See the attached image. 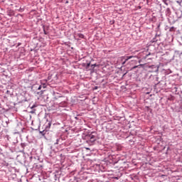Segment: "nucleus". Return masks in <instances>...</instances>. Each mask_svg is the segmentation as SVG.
Returning a JSON list of instances; mask_svg holds the SVG:
<instances>
[{
  "label": "nucleus",
  "instance_id": "1",
  "mask_svg": "<svg viewBox=\"0 0 182 182\" xmlns=\"http://www.w3.org/2000/svg\"><path fill=\"white\" fill-rule=\"evenodd\" d=\"M85 139L86 140V143L90 146H93L95 144V141L97 140V135L96 132H91L90 134H87L85 136Z\"/></svg>",
  "mask_w": 182,
  "mask_h": 182
},
{
  "label": "nucleus",
  "instance_id": "2",
  "mask_svg": "<svg viewBox=\"0 0 182 182\" xmlns=\"http://www.w3.org/2000/svg\"><path fill=\"white\" fill-rule=\"evenodd\" d=\"M138 62L137 60H128L127 64V68L129 70H134V69H140L141 66H143L142 64L137 65Z\"/></svg>",
  "mask_w": 182,
  "mask_h": 182
},
{
  "label": "nucleus",
  "instance_id": "3",
  "mask_svg": "<svg viewBox=\"0 0 182 182\" xmlns=\"http://www.w3.org/2000/svg\"><path fill=\"white\" fill-rule=\"evenodd\" d=\"M134 58V55H124L119 58V62L122 66L125 68L127 67V62L130 60V59H133Z\"/></svg>",
  "mask_w": 182,
  "mask_h": 182
},
{
  "label": "nucleus",
  "instance_id": "4",
  "mask_svg": "<svg viewBox=\"0 0 182 182\" xmlns=\"http://www.w3.org/2000/svg\"><path fill=\"white\" fill-rule=\"evenodd\" d=\"M16 159L20 163H23L24 164H26V154L23 152H21V154L17 155Z\"/></svg>",
  "mask_w": 182,
  "mask_h": 182
},
{
  "label": "nucleus",
  "instance_id": "5",
  "mask_svg": "<svg viewBox=\"0 0 182 182\" xmlns=\"http://www.w3.org/2000/svg\"><path fill=\"white\" fill-rule=\"evenodd\" d=\"M147 68L148 69H149V72H150L151 73H153L154 72H159L158 65H148Z\"/></svg>",
  "mask_w": 182,
  "mask_h": 182
},
{
  "label": "nucleus",
  "instance_id": "6",
  "mask_svg": "<svg viewBox=\"0 0 182 182\" xmlns=\"http://www.w3.org/2000/svg\"><path fill=\"white\" fill-rule=\"evenodd\" d=\"M16 144H18V139L16 138L14 141H10V144H7V146L11 147L12 149H15Z\"/></svg>",
  "mask_w": 182,
  "mask_h": 182
},
{
  "label": "nucleus",
  "instance_id": "7",
  "mask_svg": "<svg viewBox=\"0 0 182 182\" xmlns=\"http://www.w3.org/2000/svg\"><path fill=\"white\" fill-rule=\"evenodd\" d=\"M26 146H28V144L25 142L21 143L20 144V149H19L20 153H23V151H25V147H26Z\"/></svg>",
  "mask_w": 182,
  "mask_h": 182
},
{
  "label": "nucleus",
  "instance_id": "8",
  "mask_svg": "<svg viewBox=\"0 0 182 182\" xmlns=\"http://www.w3.org/2000/svg\"><path fill=\"white\" fill-rule=\"evenodd\" d=\"M76 36H77L79 38H75L76 41H80V39H85V35L82 34V33H77L75 34Z\"/></svg>",
  "mask_w": 182,
  "mask_h": 182
},
{
  "label": "nucleus",
  "instance_id": "9",
  "mask_svg": "<svg viewBox=\"0 0 182 182\" xmlns=\"http://www.w3.org/2000/svg\"><path fill=\"white\" fill-rule=\"evenodd\" d=\"M44 92H45V90H42L39 91V92L35 91V92H34V94H35L36 96H42V95H43Z\"/></svg>",
  "mask_w": 182,
  "mask_h": 182
},
{
  "label": "nucleus",
  "instance_id": "10",
  "mask_svg": "<svg viewBox=\"0 0 182 182\" xmlns=\"http://www.w3.org/2000/svg\"><path fill=\"white\" fill-rule=\"evenodd\" d=\"M50 126H52V122H48L47 125L46 126V130H49L50 129Z\"/></svg>",
  "mask_w": 182,
  "mask_h": 182
},
{
  "label": "nucleus",
  "instance_id": "11",
  "mask_svg": "<svg viewBox=\"0 0 182 182\" xmlns=\"http://www.w3.org/2000/svg\"><path fill=\"white\" fill-rule=\"evenodd\" d=\"M157 36H156L151 41V43H156V42H157Z\"/></svg>",
  "mask_w": 182,
  "mask_h": 182
},
{
  "label": "nucleus",
  "instance_id": "12",
  "mask_svg": "<svg viewBox=\"0 0 182 182\" xmlns=\"http://www.w3.org/2000/svg\"><path fill=\"white\" fill-rule=\"evenodd\" d=\"M171 10H170V8H167L166 9V15H170V14H171Z\"/></svg>",
  "mask_w": 182,
  "mask_h": 182
},
{
  "label": "nucleus",
  "instance_id": "13",
  "mask_svg": "<svg viewBox=\"0 0 182 182\" xmlns=\"http://www.w3.org/2000/svg\"><path fill=\"white\" fill-rule=\"evenodd\" d=\"M176 31V28L174 26H172L169 28V32H174Z\"/></svg>",
  "mask_w": 182,
  "mask_h": 182
},
{
  "label": "nucleus",
  "instance_id": "14",
  "mask_svg": "<svg viewBox=\"0 0 182 182\" xmlns=\"http://www.w3.org/2000/svg\"><path fill=\"white\" fill-rule=\"evenodd\" d=\"M176 3H178L180 5V6H181V5H182V0H176Z\"/></svg>",
  "mask_w": 182,
  "mask_h": 182
},
{
  "label": "nucleus",
  "instance_id": "15",
  "mask_svg": "<svg viewBox=\"0 0 182 182\" xmlns=\"http://www.w3.org/2000/svg\"><path fill=\"white\" fill-rule=\"evenodd\" d=\"M41 85H42L43 89H46V83L43 82Z\"/></svg>",
  "mask_w": 182,
  "mask_h": 182
},
{
  "label": "nucleus",
  "instance_id": "16",
  "mask_svg": "<svg viewBox=\"0 0 182 182\" xmlns=\"http://www.w3.org/2000/svg\"><path fill=\"white\" fill-rule=\"evenodd\" d=\"M163 2L165 5H168V0H163Z\"/></svg>",
  "mask_w": 182,
  "mask_h": 182
},
{
  "label": "nucleus",
  "instance_id": "17",
  "mask_svg": "<svg viewBox=\"0 0 182 182\" xmlns=\"http://www.w3.org/2000/svg\"><path fill=\"white\" fill-rule=\"evenodd\" d=\"M97 66V64H92L91 65L92 69H95Z\"/></svg>",
  "mask_w": 182,
  "mask_h": 182
},
{
  "label": "nucleus",
  "instance_id": "18",
  "mask_svg": "<svg viewBox=\"0 0 182 182\" xmlns=\"http://www.w3.org/2000/svg\"><path fill=\"white\" fill-rule=\"evenodd\" d=\"M36 168H42V165L41 164H38L36 166Z\"/></svg>",
  "mask_w": 182,
  "mask_h": 182
},
{
  "label": "nucleus",
  "instance_id": "19",
  "mask_svg": "<svg viewBox=\"0 0 182 182\" xmlns=\"http://www.w3.org/2000/svg\"><path fill=\"white\" fill-rule=\"evenodd\" d=\"M40 134H41L42 136H45V130L40 131Z\"/></svg>",
  "mask_w": 182,
  "mask_h": 182
},
{
  "label": "nucleus",
  "instance_id": "20",
  "mask_svg": "<svg viewBox=\"0 0 182 182\" xmlns=\"http://www.w3.org/2000/svg\"><path fill=\"white\" fill-rule=\"evenodd\" d=\"M59 140H60V139H57L54 144H59Z\"/></svg>",
  "mask_w": 182,
  "mask_h": 182
},
{
  "label": "nucleus",
  "instance_id": "21",
  "mask_svg": "<svg viewBox=\"0 0 182 182\" xmlns=\"http://www.w3.org/2000/svg\"><path fill=\"white\" fill-rule=\"evenodd\" d=\"M151 0H146L147 5H151Z\"/></svg>",
  "mask_w": 182,
  "mask_h": 182
},
{
  "label": "nucleus",
  "instance_id": "22",
  "mask_svg": "<svg viewBox=\"0 0 182 182\" xmlns=\"http://www.w3.org/2000/svg\"><path fill=\"white\" fill-rule=\"evenodd\" d=\"M43 28L44 34L48 35V33H46V31L45 30V26H43Z\"/></svg>",
  "mask_w": 182,
  "mask_h": 182
},
{
  "label": "nucleus",
  "instance_id": "23",
  "mask_svg": "<svg viewBox=\"0 0 182 182\" xmlns=\"http://www.w3.org/2000/svg\"><path fill=\"white\" fill-rule=\"evenodd\" d=\"M42 85H39L38 87H37V90H41Z\"/></svg>",
  "mask_w": 182,
  "mask_h": 182
},
{
  "label": "nucleus",
  "instance_id": "24",
  "mask_svg": "<svg viewBox=\"0 0 182 182\" xmlns=\"http://www.w3.org/2000/svg\"><path fill=\"white\" fill-rule=\"evenodd\" d=\"M35 107H36V105H33L31 107V109H35Z\"/></svg>",
  "mask_w": 182,
  "mask_h": 182
},
{
  "label": "nucleus",
  "instance_id": "25",
  "mask_svg": "<svg viewBox=\"0 0 182 182\" xmlns=\"http://www.w3.org/2000/svg\"><path fill=\"white\" fill-rule=\"evenodd\" d=\"M87 68H90V63H87Z\"/></svg>",
  "mask_w": 182,
  "mask_h": 182
},
{
  "label": "nucleus",
  "instance_id": "26",
  "mask_svg": "<svg viewBox=\"0 0 182 182\" xmlns=\"http://www.w3.org/2000/svg\"><path fill=\"white\" fill-rule=\"evenodd\" d=\"M6 93H7V95H11V91L7 90V91H6Z\"/></svg>",
  "mask_w": 182,
  "mask_h": 182
},
{
  "label": "nucleus",
  "instance_id": "27",
  "mask_svg": "<svg viewBox=\"0 0 182 182\" xmlns=\"http://www.w3.org/2000/svg\"><path fill=\"white\" fill-rule=\"evenodd\" d=\"M21 45H22L21 43H18V46H21Z\"/></svg>",
  "mask_w": 182,
  "mask_h": 182
},
{
  "label": "nucleus",
  "instance_id": "28",
  "mask_svg": "<svg viewBox=\"0 0 182 182\" xmlns=\"http://www.w3.org/2000/svg\"><path fill=\"white\" fill-rule=\"evenodd\" d=\"M57 97H63V96H62L61 95H60L58 96Z\"/></svg>",
  "mask_w": 182,
  "mask_h": 182
},
{
  "label": "nucleus",
  "instance_id": "29",
  "mask_svg": "<svg viewBox=\"0 0 182 182\" xmlns=\"http://www.w3.org/2000/svg\"><path fill=\"white\" fill-rule=\"evenodd\" d=\"M9 139H11V138L9 137V136H7V139L9 140Z\"/></svg>",
  "mask_w": 182,
  "mask_h": 182
},
{
  "label": "nucleus",
  "instance_id": "30",
  "mask_svg": "<svg viewBox=\"0 0 182 182\" xmlns=\"http://www.w3.org/2000/svg\"><path fill=\"white\" fill-rule=\"evenodd\" d=\"M116 180H119V177H115Z\"/></svg>",
  "mask_w": 182,
  "mask_h": 182
},
{
  "label": "nucleus",
  "instance_id": "31",
  "mask_svg": "<svg viewBox=\"0 0 182 182\" xmlns=\"http://www.w3.org/2000/svg\"><path fill=\"white\" fill-rule=\"evenodd\" d=\"M97 87H95V90H97Z\"/></svg>",
  "mask_w": 182,
  "mask_h": 182
},
{
  "label": "nucleus",
  "instance_id": "32",
  "mask_svg": "<svg viewBox=\"0 0 182 182\" xmlns=\"http://www.w3.org/2000/svg\"><path fill=\"white\" fill-rule=\"evenodd\" d=\"M139 9H141V6H139Z\"/></svg>",
  "mask_w": 182,
  "mask_h": 182
},
{
  "label": "nucleus",
  "instance_id": "33",
  "mask_svg": "<svg viewBox=\"0 0 182 182\" xmlns=\"http://www.w3.org/2000/svg\"><path fill=\"white\" fill-rule=\"evenodd\" d=\"M31 113H35V110L34 111H31Z\"/></svg>",
  "mask_w": 182,
  "mask_h": 182
},
{
  "label": "nucleus",
  "instance_id": "34",
  "mask_svg": "<svg viewBox=\"0 0 182 182\" xmlns=\"http://www.w3.org/2000/svg\"><path fill=\"white\" fill-rule=\"evenodd\" d=\"M175 89H177L176 87H175Z\"/></svg>",
  "mask_w": 182,
  "mask_h": 182
}]
</instances>
